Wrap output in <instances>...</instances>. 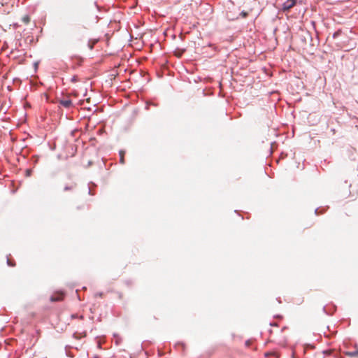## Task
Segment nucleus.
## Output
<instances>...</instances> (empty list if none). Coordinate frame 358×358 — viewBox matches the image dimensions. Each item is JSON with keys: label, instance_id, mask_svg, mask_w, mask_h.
<instances>
[{"label": "nucleus", "instance_id": "1", "mask_svg": "<svg viewBox=\"0 0 358 358\" xmlns=\"http://www.w3.org/2000/svg\"><path fill=\"white\" fill-rule=\"evenodd\" d=\"M296 4V0H286L282 6L283 11H287Z\"/></svg>", "mask_w": 358, "mask_h": 358}, {"label": "nucleus", "instance_id": "2", "mask_svg": "<svg viewBox=\"0 0 358 358\" xmlns=\"http://www.w3.org/2000/svg\"><path fill=\"white\" fill-rule=\"evenodd\" d=\"M76 183L73 180H71L64 185V191L73 192L76 188Z\"/></svg>", "mask_w": 358, "mask_h": 358}, {"label": "nucleus", "instance_id": "3", "mask_svg": "<svg viewBox=\"0 0 358 358\" xmlns=\"http://www.w3.org/2000/svg\"><path fill=\"white\" fill-rule=\"evenodd\" d=\"M63 299H64V293L62 292H57L51 296L50 301L52 302L60 301H62Z\"/></svg>", "mask_w": 358, "mask_h": 358}, {"label": "nucleus", "instance_id": "4", "mask_svg": "<svg viewBox=\"0 0 358 358\" xmlns=\"http://www.w3.org/2000/svg\"><path fill=\"white\" fill-rule=\"evenodd\" d=\"M59 104L66 108H69L72 106V101L70 99H62L59 101Z\"/></svg>", "mask_w": 358, "mask_h": 358}, {"label": "nucleus", "instance_id": "5", "mask_svg": "<svg viewBox=\"0 0 358 358\" xmlns=\"http://www.w3.org/2000/svg\"><path fill=\"white\" fill-rule=\"evenodd\" d=\"M124 154H125L124 151H122V150L120 151V162L122 164H124L125 163Z\"/></svg>", "mask_w": 358, "mask_h": 358}, {"label": "nucleus", "instance_id": "6", "mask_svg": "<svg viewBox=\"0 0 358 358\" xmlns=\"http://www.w3.org/2000/svg\"><path fill=\"white\" fill-rule=\"evenodd\" d=\"M240 15L243 17V18H245L248 17V13L246 12V11H242L240 14Z\"/></svg>", "mask_w": 358, "mask_h": 358}, {"label": "nucleus", "instance_id": "7", "mask_svg": "<svg viewBox=\"0 0 358 358\" xmlns=\"http://www.w3.org/2000/svg\"><path fill=\"white\" fill-rule=\"evenodd\" d=\"M23 21H24L25 23H28V22H29V17H27H27H24L23 18Z\"/></svg>", "mask_w": 358, "mask_h": 358}, {"label": "nucleus", "instance_id": "8", "mask_svg": "<svg viewBox=\"0 0 358 358\" xmlns=\"http://www.w3.org/2000/svg\"><path fill=\"white\" fill-rule=\"evenodd\" d=\"M26 173H27V176H30V174H31V170L27 169V170L26 171Z\"/></svg>", "mask_w": 358, "mask_h": 358}, {"label": "nucleus", "instance_id": "9", "mask_svg": "<svg viewBox=\"0 0 358 358\" xmlns=\"http://www.w3.org/2000/svg\"><path fill=\"white\" fill-rule=\"evenodd\" d=\"M93 45H94V43L93 44H90V48L92 50L93 48Z\"/></svg>", "mask_w": 358, "mask_h": 358}, {"label": "nucleus", "instance_id": "10", "mask_svg": "<svg viewBox=\"0 0 358 358\" xmlns=\"http://www.w3.org/2000/svg\"><path fill=\"white\" fill-rule=\"evenodd\" d=\"M245 344H246L247 345H249L250 342H249V341H246Z\"/></svg>", "mask_w": 358, "mask_h": 358}, {"label": "nucleus", "instance_id": "11", "mask_svg": "<svg viewBox=\"0 0 358 358\" xmlns=\"http://www.w3.org/2000/svg\"><path fill=\"white\" fill-rule=\"evenodd\" d=\"M8 263L9 264H12V262H10V261H9V260L8 261Z\"/></svg>", "mask_w": 358, "mask_h": 358}, {"label": "nucleus", "instance_id": "12", "mask_svg": "<svg viewBox=\"0 0 358 358\" xmlns=\"http://www.w3.org/2000/svg\"><path fill=\"white\" fill-rule=\"evenodd\" d=\"M8 263L9 264H12V262H10V261H9V260L8 261Z\"/></svg>", "mask_w": 358, "mask_h": 358}, {"label": "nucleus", "instance_id": "13", "mask_svg": "<svg viewBox=\"0 0 358 358\" xmlns=\"http://www.w3.org/2000/svg\"><path fill=\"white\" fill-rule=\"evenodd\" d=\"M334 134H335V129H332Z\"/></svg>", "mask_w": 358, "mask_h": 358}]
</instances>
